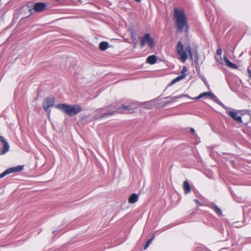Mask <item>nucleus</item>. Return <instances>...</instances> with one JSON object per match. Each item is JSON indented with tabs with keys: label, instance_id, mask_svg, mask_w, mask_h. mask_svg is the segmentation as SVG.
Segmentation results:
<instances>
[{
	"label": "nucleus",
	"instance_id": "obj_1",
	"mask_svg": "<svg viewBox=\"0 0 251 251\" xmlns=\"http://www.w3.org/2000/svg\"><path fill=\"white\" fill-rule=\"evenodd\" d=\"M174 19L176 31L179 33L184 31L186 36H187L190 26L184 10L181 8H175Z\"/></svg>",
	"mask_w": 251,
	"mask_h": 251
},
{
	"label": "nucleus",
	"instance_id": "obj_2",
	"mask_svg": "<svg viewBox=\"0 0 251 251\" xmlns=\"http://www.w3.org/2000/svg\"><path fill=\"white\" fill-rule=\"evenodd\" d=\"M55 107L70 117L76 115L82 110L81 106L77 104L61 103L56 105Z\"/></svg>",
	"mask_w": 251,
	"mask_h": 251
},
{
	"label": "nucleus",
	"instance_id": "obj_3",
	"mask_svg": "<svg viewBox=\"0 0 251 251\" xmlns=\"http://www.w3.org/2000/svg\"><path fill=\"white\" fill-rule=\"evenodd\" d=\"M183 45L180 41H179L176 47V52L180 57V60L182 62H185L188 58L186 51L188 52L190 58L193 59V53L191 46L189 44L185 47V50L183 49Z\"/></svg>",
	"mask_w": 251,
	"mask_h": 251
},
{
	"label": "nucleus",
	"instance_id": "obj_4",
	"mask_svg": "<svg viewBox=\"0 0 251 251\" xmlns=\"http://www.w3.org/2000/svg\"><path fill=\"white\" fill-rule=\"evenodd\" d=\"M107 110H112L111 111L107 113H103L101 118H104L107 116L113 115L117 111H119L121 109L120 105H118L117 103H113L107 107Z\"/></svg>",
	"mask_w": 251,
	"mask_h": 251
},
{
	"label": "nucleus",
	"instance_id": "obj_5",
	"mask_svg": "<svg viewBox=\"0 0 251 251\" xmlns=\"http://www.w3.org/2000/svg\"><path fill=\"white\" fill-rule=\"evenodd\" d=\"M24 169L23 165H19L16 167H11L6 169L5 171L0 174V178L4 177L8 174L21 171Z\"/></svg>",
	"mask_w": 251,
	"mask_h": 251
},
{
	"label": "nucleus",
	"instance_id": "obj_6",
	"mask_svg": "<svg viewBox=\"0 0 251 251\" xmlns=\"http://www.w3.org/2000/svg\"><path fill=\"white\" fill-rule=\"evenodd\" d=\"M54 102L55 99L53 97H48L44 99L42 103V105L44 110L45 111H47L50 107L53 106Z\"/></svg>",
	"mask_w": 251,
	"mask_h": 251
},
{
	"label": "nucleus",
	"instance_id": "obj_7",
	"mask_svg": "<svg viewBox=\"0 0 251 251\" xmlns=\"http://www.w3.org/2000/svg\"><path fill=\"white\" fill-rule=\"evenodd\" d=\"M226 111L227 113L234 120L240 123H242L241 117L240 116H238L237 112L236 111L229 110V108L227 110H226Z\"/></svg>",
	"mask_w": 251,
	"mask_h": 251
},
{
	"label": "nucleus",
	"instance_id": "obj_8",
	"mask_svg": "<svg viewBox=\"0 0 251 251\" xmlns=\"http://www.w3.org/2000/svg\"><path fill=\"white\" fill-rule=\"evenodd\" d=\"M0 141L3 144L1 154H4L9 151V146L8 142L6 141L5 138L2 136H0Z\"/></svg>",
	"mask_w": 251,
	"mask_h": 251
},
{
	"label": "nucleus",
	"instance_id": "obj_9",
	"mask_svg": "<svg viewBox=\"0 0 251 251\" xmlns=\"http://www.w3.org/2000/svg\"><path fill=\"white\" fill-rule=\"evenodd\" d=\"M47 5L44 2H38L36 3L34 5L33 9L37 12H40L44 11Z\"/></svg>",
	"mask_w": 251,
	"mask_h": 251
},
{
	"label": "nucleus",
	"instance_id": "obj_10",
	"mask_svg": "<svg viewBox=\"0 0 251 251\" xmlns=\"http://www.w3.org/2000/svg\"><path fill=\"white\" fill-rule=\"evenodd\" d=\"M209 207L213 209L218 216L222 215V212L221 209L219 208L214 203H210L209 205Z\"/></svg>",
	"mask_w": 251,
	"mask_h": 251
},
{
	"label": "nucleus",
	"instance_id": "obj_11",
	"mask_svg": "<svg viewBox=\"0 0 251 251\" xmlns=\"http://www.w3.org/2000/svg\"><path fill=\"white\" fill-rule=\"evenodd\" d=\"M139 199V196L135 193L130 195L128 198V202L129 203H134L137 202Z\"/></svg>",
	"mask_w": 251,
	"mask_h": 251
},
{
	"label": "nucleus",
	"instance_id": "obj_12",
	"mask_svg": "<svg viewBox=\"0 0 251 251\" xmlns=\"http://www.w3.org/2000/svg\"><path fill=\"white\" fill-rule=\"evenodd\" d=\"M156 56L152 55L148 56L147 58L146 62L151 65L154 64L156 62Z\"/></svg>",
	"mask_w": 251,
	"mask_h": 251
},
{
	"label": "nucleus",
	"instance_id": "obj_13",
	"mask_svg": "<svg viewBox=\"0 0 251 251\" xmlns=\"http://www.w3.org/2000/svg\"><path fill=\"white\" fill-rule=\"evenodd\" d=\"M211 99H213V100L216 102L217 103H218L219 105H221L222 107H223L225 109L227 110L228 109V107H227L226 106L224 105L222 102H221L217 97L215 96L213 94H212Z\"/></svg>",
	"mask_w": 251,
	"mask_h": 251
},
{
	"label": "nucleus",
	"instance_id": "obj_14",
	"mask_svg": "<svg viewBox=\"0 0 251 251\" xmlns=\"http://www.w3.org/2000/svg\"><path fill=\"white\" fill-rule=\"evenodd\" d=\"M146 38L148 40L147 42L148 46L151 48H153L154 47L153 39L150 37L149 33L146 34Z\"/></svg>",
	"mask_w": 251,
	"mask_h": 251
},
{
	"label": "nucleus",
	"instance_id": "obj_15",
	"mask_svg": "<svg viewBox=\"0 0 251 251\" xmlns=\"http://www.w3.org/2000/svg\"><path fill=\"white\" fill-rule=\"evenodd\" d=\"M183 189L185 194H188L191 191V187L187 180H185L183 182Z\"/></svg>",
	"mask_w": 251,
	"mask_h": 251
},
{
	"label": "nucleus",
	"instance_id": "obj_16",
	"mask_svg": "<svg viewBox=\"0 0 251 251\" xmlns=\"http://www.w3.org/2000/svg\"><path fill=\"white\" fill-rule=\"evenodd\" d=\"M109 47V44L105 41L101 42L99 44V49L102 51L106 50Z\"/></svg>",
	"mask_w": 251,
	"mask_h": 251
},
{
	"label": "nucleus",
	"instance_id": "obj_17",
	"mask_svg": "<svg viewBox=\"0 0 251 251\" xmlns=\"http://www.w3.org/2000/svg\"><path fill=\"white\" fill-rule=\"evenodd\" d=\"M213 93L211 92H206L201 93L198 97H196L195 99H200L205 96H210L211 97Z\"/></svg>",
	"mask_w": 251,
	"mask_h": 251
},
{
	"label": "nucleus",
	"instance_id": "obj_18",
	"mask_svg": "<svg viewBox=\"0 0 251 251\" xmlns=\"http://www.w3.org/2000/svg\"><path fill=\"white\" fill-rule=\"evenodd\" d=\"M183 95H179L178 96L173 97L170 98V100L167 102V103H171L174 102L177 100V99L181 98L183 97Z\"/></svg>",
	"mask_w": 251,
	"mask_h": 251
},
{
	"label": "nucleus",
	"instance_id": "obj_19",
	"mask_svg": "<svg viewBox=\"0 0 251 251\" xmlns=\"http://www.w3.org/2000/svg\"><path fill=\"white\" fill-rule=\"evenodd\" d=\"M140 46H141V47L143 48L144 47L146 43H147V41H148L146 38V34H145V35L143 37H140Z\"/></svg>",
	"mask_w": 251,
	"mask_h": 251
},
{
	"label": "nucleus",
	"instance_id": "obj_20",
	"mask_svg": "<svg viewBox=\"0 0 251 251\" xmlns=\"http://www.w3.org/2000/svg\"><path fill=\"white\" fill-rule=\"evenodd\" d=\"M185 75H181L180 76H177L176 78L172 80L171 83V85H173L174 83H176V82L180 80L181 79L184 78L185 77Z\"/></svg>",
	"mask_w": 251,
	"mask_h": 251
},
{
	"label": "nucleus",
	"instance_id": "obj_21",
	"mask_svg": "<svg viewBox=\"0 0 251 251\" xmlns=\"http://www.w3.org/2000/svg\"><path fill=\"white\" fill-rule=\"evenodd\" d=\"M153 239H154V236H152L151 239H149L147 241V242H146L145 245L144 246V249L145 250L147 249L149 247V246L151 244V243L152 242V241L153 240Z\"/></svg>",
	"mask_w": 251,
	"mask_h": 251
},
{
	"label": "nucleus",
	"instance_id": "obj_22",
	"mask_svg": "<svg viewBox=\"0 0 251 251\" xmlns=\"http://www.w3.org/2000/svg\"><path fill=\"white\" fill-rule=\"evenodd\" d=\"M224 58L226 64L227 65V66H228L231 62L229 60V59L226 57V56H224Z\"/></svg>",
	"mask_w": 251,
	"mask_h": 251
},
{
	"label": "nucleus",
	"instance_id": "obj_23",
	"mask_svg": "<svg viewBox=\"0 0 251 251\" xmlns=\"http://www.w3.org/2000/svg\"><path fill=\"white\" fill-rule=\"evenodd\" d=\"M228 67L233 68V69H237L238 68L237 66L235 64L233 63L232 62H231L230 63V64L228 65Z\"/></svg>",
	"mask_w": 251,
	"mask_h": 251
},
{
	"label": "nucleus",
	"instance_id": "obj_24",
	"mask_svg": "<svg viewBox=\"0 0 251 251\" xmlns=\"http://www.w3.org/2000/svg\"><path fill=\"white\" fill-rule=\"evenodd\" d=\"M222 53V50L221 48H218L216 50V54L218 55H221Z\"/></svg>",
	"mask_w": 251,
	"mask_h": 251
},
{
	"label": "nucleus",
	"instance_id": "obj_25",
	"mask_svg": "<svg viewBox=\"0 0 251 251\" xmlns=\"http://www.w3.org/2000/svg\"><path fill=\"white\" fill-rule=\"evenodd\" d=\"M122 108L125 109H130V106H125V105H122Z\"/></svg>",
	"mask_w": 251,
	"mask_h": 251
},
{
	"label": "nucleus",
	"instance_id": "obj_26",
	"mask_svg": "<svg viewBox=\"0 0 251 251\" xmlns=\"http://www.w3.org/2000/svg\"><path fill=\"white\" fill-rule=\"evenodd\" d=\"M247 72H248L249 77L250 78H251V70H250L249 69H248Z\"/></svg>",
	"mask_w": 251,
	"mask_h": 251
},
{
	"label": "nucleus",
	"instance_id": "obj_27",
	"mask_svg": "<svg viewBox=\"0 0 251 251\" xmlns=\"http://www.w3.org/2000/svg\"><path fill=\"white\" fill-rule=\"evenodd\" d=\"M190 131L192 133H195V130H194V129L193 128H191L190 129Z\"/></svg>",
	"mask_w": 251,
	"mask_h": 251
},
{
	"label": "nucleus",
	"instance_id": "obj_28",
	"mask_svg": "<svg viewBox=\"0 0 251 251\" xmlns=\"http://www.w3.org/2000/svg\"><path fill=\"white\" fill-rule=\"evenodd\" d=\"M186 71V67H183V69H182V72L184 73V72H185Z\"/></svg>",
	"mask_w": 251,
	"mask_h": 251
},
{
	"label": "nucleus",
	"instance_id": "obj_29",
	"mask_svg": "<svg viewBox=\"0 0 251 251\" xmlns=\"http://www.w3.org/2000/svg\"><path fill=\"white\" fill-rule=\"evenodd\" d=\"M194 201L197 203H200V202H199V201L197 199L194 200Z\"/></svg>",
	"mask_w": 251,
	"mask_h": 251
},
{
	"label": "nucleus",
	"instance_id": "obj_30",
	"mask_svg": "<svg viewBox=\"0 0 251 251\" xmlns=\"http://www.w3.org/2000/svg\"><path fill=\"white\" fill-rule=\"evenodd\" d=\"M135 0L136 1H137V2H141V1L142 0Z\"/></svg>",
	"mask_w": 251,
	"mask_h": 251
}]
</instances>
